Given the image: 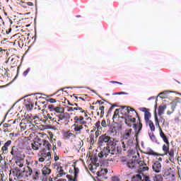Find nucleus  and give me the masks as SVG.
I'll use <instances>...</instances> for the list:
<instances>
[{
	"label": "nucleus",
	"instance_id": "33",
	"mask_svg": "<svg viewBox=\"0 0 181 181\" xmlns=\"http://www.w3.org/2000/svg\"><path fill=\"white\" fill-rule=\"evenodd\" d=\"M45 121H54L53 115L47 114V116H44Z\"/></svg>",
	"mask_w": 181,
	"mask_h": 181
},
{
	"label": "nucleus",
	"instance_id": "22",
	"mask_svg": "<svg viewBox=\"0 0 181 181\" xmlns=\"http://www.w3.org/2000/svg\"><path fill=\"white\" fill-rule=\"evenodd\" d=\"M138 164L141 167L140 169H141V170H143L144 172L149 170V167L146 166V163H145V161L139 160L138 162Z\"/></svg>",
	"mask_w": 181,
	"mask_h": 181
},
{
	"label": "nucleus",
	"instance_id": "7",
	"mask_svg": "<svg viewBox=\"0 0 181 181\" xmlns=\"http://www.w3.org/2000/svg\"><path fill=\"white\" fill-rule=\"evenodd\" d=\"M25 119H23L25 122L28 124H32L34 122V124H37L39 121H40V119L38 117L37 115L33 116L32 114H27L24 115Z\"/></svg>",
	"mask_w": 181,
	"mask_h": 181
},
{
	"label": "nucleus",
	"instance_id": "43",
	"mask_svg": "<svg viewBox=\"0 0 181 181\" xmlns=\"http://www.w3.org/2000/svg\"><path fill=\"white\" fill-rule=\"evenodd\" d=\"M167 153L171 156V158H173L175 156V151L173 149H170V151L168 150L167 151Z\"/></svg>",
	"mask_w": 181,
	"mask_h": 181
},
{
	"label": "nucleus",
	"instance_id": "30",
	"mask_svg": "<svg viewBox=\"0 0 181 181\" xmlns=\"http://www.w3.org/2000/svg\"><path fill=\"white\" fill-rule=\"evenodd\" d=\"M149 136L152 142H153L154 144H159L158 139H156V136H155L153 133L149 134Z\"/></svg>",
	"mask_w": 181,
	"mask_h": 181
},
{
	"label": "nucleus",
	"instance_id": "10",
	"mask_svg": "<svg viewBox=\"0 0 181 181\" xmlns=\"http://www.w3.org/2000/svg\"><path fill=\"white\" fill-rule=\"evenodd\" d=\"M139 111H141V112H144V120L145 122L151 121V110L146 108V107H140Z\"/></svg>",
	"mask_w": 181,
	"mask_h": 181
},
{
	"label": "nucleus",
	"instance_id": "12",
	"mask_svg": "<svg viewBox=\"0 0 181 181\" xmlns=\"http://www.w3.org/2000/svg\"><path fill=\"white\" fill-rule=\"evenodd\" d=\"M32 173H33V170L28 166L22 170L21 177H29V176H32Z\"/></svg>",
	"mask_w": 181,
	"mask_h": 181
},
{
	"label": "nucleus",
	"instance_id": "27",
	"mask_svg": "<svg viewBox=\"0 0 181 181\" xmlns=\"http://www.w3.org/2000/svg\"><path fill=\"white\" fill-rule=\"evenodd\" d=\"M97 105V104H98L100 105V107L103 106V105H111V103H108L107 101L105 102H103V100H97L95 103H93V105Z\"/></svg>",
	"mask_w": 181,
	"mask_h": 181
},
{
	"label": "nucleus",
	"instance_id": "20",
	"mask_svg": "<svg viewBox=\"0 0 181 181\" xmlns=\"http://www.w3.org/2000/svg\"><path fill=\"white\" fill-rule=\"evenodd\" d=\"M11 145H12V141L11 140L7 141L4 144V145L1 147V151L3 153H6L8 152V148H9V146H11Z\"/></svg>",
	"mask_w": 181,
	"mask_h": 181
},
{
	"label": "nucleus",
	"instance_id": "47",
	"mask_svg": "<svg viewBox=\"0 0 181 181\" xmlns=\"http://www.w3.org/2000/svg\"><path fill=\"white\" fill-rule=\"evenodd\" d=\"M114 107H115V105L110 104V106H109V110H107V114H111V112H112V110H114Z\"/></svg>",
	"mask_w": 181,
	"mask_h": 181
},
{
	"label": "nucleus",
	"instance_id": "44",
	"mask_svg": "<svg viewBox=\"0 0 181 181\" xmlns=\"http://www.w3.org/2000/svg\"><path fill=\"white\" fill-rule=\"evenodd\" d=\"M73 88H75L74 87H64V88H61L58 89L57 91H64V90H69V89L73 90Z\"/></svg>",
	"mask_w": 181,
	"mask_h": 181
},
{
	"label": "nucleus",
	"instance_id": "28",
	"mask_svg": "<svg viewBox=\"0 0 181 181\" xmlns=\"http://www.w3.org/2000/svg\"><path fill=\"white\" fill-rule=\"evenodd\" d=\"M146 125H148L151 132H155V124L152 120H148V122H146Z\"/></svg>",
	"mask_w": 181,
	"mask_h": 181
},
{
	"label": "nucleus",
	"instance_id": "31",
	"mask_svg": "<svg viewBox=\"0 0 181 181\" xmlns=\"http://www.w3.org/2000/svg\"><path fill=\"white\" fill-rule=\"evenodd\" d=\"M132 181H142V176L139 174H137L132 177Z\"/></svg>",
	"mask_w": 181,
	"mask_h": 181
},
{
	"label": "nucleus",
	"instance_id": "35",
	"mask_svg": "<svg viewBox=\"0 0 181 181\" xmlns=\"http://www.w3.org/2000/svg\"><path fill=\"white\" fill-rule=\"evenodd\" d=\"M25 163L28 165H33V160L30 157H28L25 160Z\"/></svg>",
	"mask_w": 181,
	"mask_h": 181
},
{
	"label": "nucleus",
	"instance_id": "38",
	"mask_svg": "<svg viewBox=\"0 0 181 181\" xmlns=\"http://www.w3.org/2000/svg\"><path fill=\"white\" fill-rule=\"evenodd\" d=\"M119 115L121 117H122V115H121V113H119V110L116 109L115 111V114L113 115V118H117V117H119Z\"/></svg>",
	"mask_w": 181,
	"mask_h": 181
},
{
	"label": "nucleus",
	"instance_id": "19",
	"mask_svg": "<svg viewBox=\"0 0 181 181\" xmlns=\"http://www.w3.org/2000/svg\"><path fill=\"white\" fill-rule=\"evenodd\" d=\"M12 172L14 176H16V177L18 178L22 177V170H21L19 167H16L15 168H13Z\"/></svg>",
	"mask_w": 181,
	"mask_h": 181
},
{
	"label": "nucleus",
	"instance_id": "41",
	"mask_svg": "<svg viewBox=\"0 0 181 181\" xmlns=\"http://www.w3.org/2000/svg\"><path fill=\"white\" fill-rule=\"evenodd\" d=\"M66 178L68 179V181H77V178H76V177L73 178L70 175H67Z\"/></svg>",
	"mask_w": 181,
	"mask_h": 181
},
{
	"label": "nucleus",
	"instance_id": "9",
	"mask_svg": "<svg viewBox=\"0 0 181 181\" xmlns=\"http://www.w3.org/2000/svg\"><path fill=\"white\" fill-rule=\"evenodd\" d=\"M43 144V139L40 138H37L31 144L32 148L34 151H39L40 148H42V145Z\"/></svg>",
	"mask_w": 181,
	"mask_h": 181
},
{
	"label": "nucleus",
	"instance_id": "60",
	"mask_svg": "<svg viewBox=\"0 0 181 181\" xmlns=\"http://www.w3.org/2000/svg\"><path fill=\"white\" fill-rule=\"evenodd\" d=\"M12 131V129L11 128H4V132H11Z\"/></svg>",
	"mask_w": 181,
	"mask_h": 181
},
{
	"label": "nucleus",
	"instance_id": "3",
	"mask_svg": "<svg viewBox=\"0 0 181 181\" xmlns=\"http://www.w3.org/2000/svg\"><path fill=\"white\" fill-rule=\"evenodd\" d=\"M138 112L135 111V109L131 107L123 106L120 111V115H119V118L124 119V122L127 124V127H132V124L129 122H136V119L134 117V115H136ZM122 115V116H121Z\"/></svg>",
	"mask_w": 181,
	"mask_h": 181
},
{
	"label": "nucleus",
	"instance_id": "46",
	"mask_svg": "<svg viewBox=\"0 0 181 181\" xmlns=\"http://www.w3.org/2000/svg\"><path fill=\"white\" fill-rule=\"evenodd\" d=\"M78 98H79V100H82V101H90V98H83V97H77L75 96V98L77 100Z\"/></svg>",
	"mask_w": 181,
	"mask_h": 181
},
{
	"label": "nucleus",
	"instance_id": "2",
	"mask_svg": "<svg viewBox=\"0 0 181 181\" xmlns=\"http://www.w3.org/2000/svg\"><path fill=\"white\" fill-rule=\"evenodd\" d=\"M115 139L112 138L111 136H108L107 134H103L99 136L98 141V145L99 148H103V151H101L98 156L99 158H107V156L108 153H110L112 155V145H115ZM106 146L104 147V145Z\"/></svg>",
	"mask_w": 181,
	"mask_h": 181
},
{
	"label": "nucleus",
	"instance_id": "25",
	"mask_svg": "<svg viewBox=\"0 0 181 181\" xmlns=\"http://www.w3.org/2000/svg\"><path fill=\"white\" fill-rule=\"evenodd\" d=\"M18 147L16 146H13L11 148V155H12V156H18Z\"/></svg>",
	"mask_w": 181,
	"mask_h": 181
},
{
	"label": "nucleus",
	"instance_id": "56",
	"mask_svg": "<svg viewBox=\"0 0 181 181\" xmlns=\"http://www.w3.org/2000/svg\"><path fill=\"white\" fill-rule=\"evenodd\" d=\"M47 163L45 166H47V168H49V166H50V165H52V161L50 160L49 158H48L47 160H46Z\"/></svg>",
	"mask_w": 181,
	"mask_h": 181
},
{
	"label": "nucleus",
	"instance_id": "32",
	"mask_svg": "<svg viewBox=\"0 0 181 181\" xmlns=\"http://www.w3.org/2000/svg\"><path fill=\"white\" fill-rule=\"evenodd\" d=\"M47 103H48V104H51V105H60V104L56 103L57 100L54 98H49V99L47 100Z\"/></svg>",
	"mask_w": 181,
	"mask_h": 181
},
{
	"label": "nucleus",
	"instance_id": "59",
	"mask_svg": "<svg viewBox=\"0 0 181 181\" xmlns=\"http://www.w3.org/2000/svg\"><path fill=\"white\" fill-rule=\"evenodd\" d=\"M148 101H151V100H156V101L158 100V96H151L150 98H148Z\"/></svg>",
	"mask_w": 181,
	"mask_h": 181
},
{
	"label": "nucleus",
	"instance_id": "36",
	"mask_svg": "<svg viewBox=\"0 0 181 181\" xmlns=\"http://www.w3.org/2000/svg\"><path fill=\"white\" fill-rule=\"evenodd\" d=\"M158 97H160V98H168V93L166 92H161L158 94Z\"/></svg>",
	"mask_w": 181,
	"mask_h": 181
},
{
	"label": "nucleus",
	"instance_id": "45",
	"mask_svg": "<svg viewBox=\"0 0 181 181\" xmlns=\"http://www.w3.org/2000/svg\"><path fill=\"white\" fill-rule=\"evenodd\" d=\"M0 74L1 76H6V69L5 68H3V69L0 68Z\"/></svg>",
	"mask_w": 181,
	"mask_h": 181
},
{
	"label": "nucleus",
	"instance_id": "1",
	"mask_svg": "<svg viewBox=\"0 0 181 181\" xmlns=\"http://www.w3.org/2000/svg\"><path fill=\"white\" fill-rule=\"evenodd\" d=\"M32 97V100H37V102L35 103V107L34 110H38L39 111H43V110H49L50 112H53L54 115L58 118L57 124H60L61 121L66 119V113H64V108L62 105H52L49 104L46 98V95L40 93L30 95Z\"/></svg>",
	"mask_w": 181,
	"mask_h": 181
},
{
	"label": "nucleus",
	"instance_id": "4",
	"mask_svg": "<svg viewBox=\"0 0 181 181\" xmlns=\"http://www.w3.org/2000/svg\"><path fill=\"white\" fill-rule=\"evenodd\" d=\"M86 124L87 122L84 120V117L75 116L74 117V124L72 125L74 132H76V134H81V131L84 129L83 125Z\"/></svg>",
	"mask_w": 181,
	"mask_h": 181
},
{
	"label": "nucleus",
	"instance_id": "18",
	"mask_svg": "<svg viewBox=\"0 0 181 181\" xmlns=\"http://www.w3.org/2000/svg\"><path fill=\"white\" fill-rule=\"evenodd\" d=\"M42 145L44 146V148H42V152H46V151H50V148H52V144H50L48 141L42 139Z\"/></svg>",
	"mask_w": 181,
	"mask_h": 181
},
{
	"label": "nucleus",
	"instance_id": "58",
	"mask_svg": "<svg viewBox=\"0 0 181 181\" xmlns=\"http://www.w3.org/2000/svg\"><path fill=\"white\" fill-rule=\"evenodd\" d=\"M40 180H41L42 181H47V180H48V178H47V177H46V176H45V175H42V176L40 177Z\"/></svg>",
	"mask_w": 181,
	"mask_h": 181
},
{
	"label": "nucleus",
	"instance_id": "50",
	"mask_svg": "<svg viewBox=\"0 0 181 181\" xmlns=\"http://www.w3.org/2000/svg\"><path fill=\"white\" fill-rule=\"evenodd\" d=\"M67 111H68V112H71L73 111H77V108L71 107H67Z\"/></svg>",
	"mask_w": 181,
	"mask_h": 181
},
{
	"label": "nucleus",
	"instance_id": "14",
	"mask_svg": "<svg viewBox=\"0 0 181 181\" xmlns=\"http://www.w3.org/2000/svg\"><path fill=\"white\" fill-rule=\"evenodd\" d=\"M153 172H156V173H159L160 170H162V164L159 161H156L153 164Z\"/></svg>",
	"mask_w": 181,
	"mask_h": 181
},
{
	"label": "nucleus",
	"instance_id": "6",
	"mask_svg": "<svg viewBox=\"0 0 181 181\" xmlns=\"http://www.w3.org/2000/svg\"><path fill=\"white\" fill-rule=\"evenodd\" d=\"M156 127L158 128L160 132V136L162 138L163 141L166 144V145H169V140L168 139V136L162 130V127H160V124H159V118H158V115L156 114L154 116Z\"/></svg>",
	"mask_w": 181,
	"mask_h": 181
},
{
	"label": "nucleus",
	"instance_id": "64",
	"mask_svg": "<svg viewBox=\"0 0 181 181\" xmlns=\"http://www.w3.org/2000/svg\"><path fill=\"white\" fill-rule=\"evenodd\" d=\"M112 181H119V179H118L117 177H112Z\"/></svg>",
	"mask_w": 181,
	"mask_h": 181
},
{
	"label": "nucleus",
	"instance_id": "17",
	"mask_svg": "<svg viewBox=\"0 0 181 181\" xmlns=\"http://www.w3.org/2000/svg\"><path fill=\"white\" fill-rule=\"evenodd\" d=\"M57 177H63V176H66V172L63 169V167L58 166L57 168Z\"/></svg>",
	"mask_w": 181,
	"mask_h": 181
},
{
	"label": "nucleus",
	"instance_id": "51",
	"mask_svg": "<svg viewBox=\"0 0 181 181\" xmlns=\"http://www.w3.org/2000/svg\"><path fill=\"white\" fill-rule=\"evenodd\" d=\"M127 95V93H125V92H119V93H112V95Z\"/></svg>",
	"mask_w": 181,
	"mask_h": 181
},
{
	"label": "nucleus",
	"instance_id": "49",
	"mask_svg": "<svg viewBox=\"0 0 181 181\" xmlns=\"http://www.w3.org/2000/svg\"><path fill=\"white\" fill-rule=\"evenodd\" d=\"M158 122H161L163 125L165 124V118H163V116H160V118L158 119Z\"/></svg>",
	"mask_w": 181,
	"mask_h": 181
},
{
	"label": "nucleus",
	"instance_id": "40",
	"mask_svg": "<svg viewBox=\"0 0 181 181\" xmlns=\"http://www.w3.org/2000/svg\"><path fill=\"white\" fill-rule=\"evenodd\" d=\"M78 172H79L78 168H76V166H74V177H75V179H77V177H78Z\"/></svg>",
	"mask_w": 181,
	"mask_h": 181
},
{
	"label": "nucleus",
	"instance_id": "13",
	"mask_svg": "<svg viewBox=\"0 0 181 181\" xmlns=\"http://www.w3.org/2000/svg\"><path fill=\"white\" fill-rule=\"evenodd\" d=\"M63 136L64 139H76V138H77V136L73 132H71V130L64 132L63 133Z\"/></svg>",
	"mask_w": 181,
	"mask_h": 181
},
{
	"label": "nucleus",
	"instance_id": "62",
	"mask_svg": "<svg viewBox=\"0 0 181 181\" xmlns=\"http://www.w3.org/2000/svg\"><path fill=\"white\" fill-rule=\"evenodd\" d=\"M75 108H77V111L78 110V111H80V112H86V110H83V108H81V107H77Z\"/></svg>",
	"mask_w": 181,
	"mask_h": 181
},
{
	"label": "nucleus",
	"instance_id": "37",
	"mask_svg": "<svg viewBox=\"0 0 181 181\" xmlns=\"http://www.w3.org/2000/svg\"><path fill=\"white\" fill-rule=\"evenodd\" d=\"M105 109V106H100L99 110L100 111V118H103L104 117V110Z\"/></svg>",
	"mask_w": 181,
	"mask_h": 181
},
{
	"label": "nucleus",
	"instance_id": "54",
	"mask_svg": "<svg viewBox=\"0 0 181 181\" xmlns=\"http://www.w3.org/2000/svg\"><path fill=\"white\" fill-rule=\"evenodd\" d=\"M101 125L103 128H107V122L105 119L102 120Z\"/></svg>",
	"mask_w": 181,
	"mask_h": 181
},
{
	"label": "nucleus",
	"instance_id": "34",
	"mask_svg": "<svg viewBox=\"0 0 181 181\" xmlns=\"http://www.w3.org/2000/svg\"><path fill=\"white\" fill-rule=\"evenodd\" d=\"M127 168H129V169H135V162L134 161L128 162L127 163Z\"/></svg>",
	"mask_w": 181,
	"mask_h": 181
},
{
	"label": "nucleus",
	"instance_id": "48",
	"mask_svg": "<svg viewBox=\"0 0 181 181\" xmlns=\"http://www.w3.org/2000/svg\"><path fill=\"white\" fill-rule=\"evenodd\" d=\"M154 181H162V177H160V175H156L153 178Z\"/></svg>",
	"mask_w": 181,
	"mask_h": 181
},
{
	"label": "nucleus",
	"instance_id": "26",
	"mask_svg": "<svg viewBox=\"0 0 181 181\" xmlns=\"http://www.w3.org/2000/svg\"><path fill=\"white\" fill-rule=\"evenodd\" d=\"M108 173V170L107 168L100 169V170L98 171L97 175L98 177H101V176H104V175H107Z\"/></svg>",
	"mask_w": 181,
	"mask_h": 181
},
{
	"label": "nucleus",
	"instance_id": "15",
	"mask_svg": "<svg viewBox=\"0 0 181 181\" xmlns=\"http://www.w3.org/2000/svg\"><path fill=\"white\" fill-rule=\"evenodd\" d=\"M134 135V132H132V129H127L124 130L123 133V138L124 139H129V138L132 137Z\"/></svg>",
	"mask_w": 181,
	"mask_h": 181
},
{
	"label": "nucleus",
	"instance_id": "24",
	"mask_svg": "<svg viewBox=\"0 0 181 181\" xmlns=\"http://www.w3.org/2000/svg\"><path fill=\"white\" fill-rule=\"evenodd\" d=\"M165 110H166V105H160L158 107V115H163Z\"/></svg>",
	"mask_w": 181,
	"mask_h": 181
},
{
	"label": "nucleus",
	"instance_id": "61",
	"mask_svg": "<svg viewBox=\"0 0 181 181\" xmlns=\"http://www.w3.org/2000/svg\"><path fill=\"white\" fill-rule=\"evenodd\" d=\"M4 128H11V124L5 123L3 124Z\"/></svg>",
	"mask_w": 181,
	"mask_h": 181
},
{
	"label": "nucleus",
	"instance_id": "23",
	"mask_svg": "<svg viewBox=\"0 0 181 181\" xmlns=\"http://www.w3.org/2000/svg\"><path fill=\"white\" fill-rule=\"evenodd\" d=\"M108 132L110 134V135H117L118 132V127L114 125L111 126L108 130Z\"/></svg>",
	"mask_w": 181,
	"mask_h": 181
},
{
	"label": "nucleus",
	"instance_id": "39",
	"mask_svg": "<svg viewBox=\"0 0 181 181\" xmlns=\"http://www.w3.org/2000/svg\"><path fill=\"white\" fill-rule=\"evenodd\" d=\"M49 138L52 144H56V136L53 134H49Z\"/></svg>",
	"mask_w": 181,
	"mask_h": 181
},
{
	"label": "nucleus",
	"instance_id": "57",
	"mask_svg": "<svg viewBox=\"0 0 181 181\" xmlns=\"http://www.w3.org/2000/svg\"><path fill=\"white\" fill-rule=\"evenodd\" d=\"M41 155H42V156H44L45 158H47V156H48V158L49 157V156H51V153H50V152H47V153H41Z\"/></svg>",
	"mask_w": 181,
	"mask_h": 181
},
{
	"label": "nucleus",
	"instance_id": "52",
	"mask_svg": "<svg viewBox=\"0 0 181 181\" xmlns=\"http://www.w3.org/2000/svg\"><path fill=\"white\" fill-rule=\"evenodd\" d=\"M109 83L110 84H119V86H122V83L118 82V81H109Z\"/></svg>",
	"mask_w": 181,
	"mask_h": 181
},
{
	"label": "nucleus",
	"instance_id": "55",
	"mask_svg": "<svg viewBox=\"0 0 181 181\" xmlns=\"http://www.w3.org/2000/svg\"><path fill=\"white\" fill-rule=\"evenodd\" d=\"M54 159L55 162H57V160L59 159V156H57V153L56 152H54Z\"/></svg>",
	"mask_w": 181,
	"mask_h": 181
},
{
	"label": "nucleus",
	"instance_id": "63",
	"mask_svg": "<svg viewBox=\"0 0 181 181\" xmlns=\"http://www.w3.org/2000/svg\"><path fill=\"white\" fill-rule=\"evenodd\" d=\"M142 181H151L149 176H145L144 179Z\"/></svg>",
	"mask_w": 181,
	"mask_h": 181
},
{
	"label": "nucleus",
	"instance_id": "8",
	"mask_svg": "<svg viewBox=\"0 0 181 181\" xmlns=\"http://www.w3.org/2000/svg\"><path fill=\"white\" fill-rule=\"evenodd\" d=\"M35 107V102H33V100L32 98H27L24 100L23 102V107L27 111H32L33 110V107Z\"/></svg>",
	"mask_w": 181,
	"mask_h": 181
},
{
	"label": "nucleus",
	"instance_id": "11",
	"mask_svg": "<svg viewBox=\"0 0 181 181\" xmlns=\"http://www.w3.org/2000/svg\"><path fill=\"white\" fill-rule=\"evenodd\" d=\"M142 123H137V124H133V128L135 131V138H136V141L138 142V135H139V134H141V131H142Z\"/></svg>",
	"mask_w": 181,
	"mask_h": 181
},
{
	"label": "nucleus",
	"instance_id": "21",
	"mask_svg": "<svg viewBox=\"0 0 181 181\" xmlns=\"http://www.w3.org/2000/svg\"><path fill=\"white\" fill-rule=\"evenodd\" d=\"M52 173V169L47 166H44L42 169V176H49Z\"/></svg>",
	"mask_w": 181,
	"mask_h": 181
},
{
	"label": "nucleus",
	"instance_id": "16",
	"mask_svg": "<svg viewBox=\"0 0 181 181\" xmlns=\"http://www.w3.org/2000/svg\"><path fill=\"white\" fill-rule=\"evenodd\" d=\"M175 108H176V103H170L168 107L167 115H170L175 112Z\"/></svg>",
	"mask_w": 181,
	"mask_h": 181
},
{
	"label": "nucleus",
	"instance_id": "5",
	"mask_svg": "<svg viewBox=\"0 0 181 181\" xmlns=\"http://www.w3.org/2000/svg\"><path fill=\"white\" fill-rule=\"evenodd\" d=\"M129 145L125 144V142L122 141L121 144L117 145V143H115V145H112V155H121L122 151H128Z\"/></svg>",
	"mask_w": 181,
	"mask_h": 181
},
{
	"label": "nucleus",
	"instance_id": "29",
	"mask_svg": "<svg viewBox=\"0 0 181 181\" xmlns=\"http://www.w3.org/2000/svg\"><path fill=\"white\" fill-rule=\"evenodd\" d=\"M27 123L28 122H25L23 119L20 122V127H21V129H23V131H25V129H26L28 128V124Z\"/></svg>",
	"mask_w": 181,
	"mask_h": 181
},
{
	"label": "nucleus",
	"instance_id": "53",
	"mask_svg": "<svg viewBox=\"0 0 181 181\" xmlns=\"http://www.w3.org/2000/svg\"><path fill=\"white\" fill-rule=\"evenodd\" d=\"M29 71H30V68L27 69V70L23 72V76H24V77H26V76L29 74Z\"/></svg>",
	"mask_w": 181,
	"mask_h": 181
},
{
	"label": "nucleus",
	"instance_id": "42",
	"mask_svg": "<svg viewBox=\"0 0 181 181\" xmlns=\"http://www.w3.org/2000/svg\"><path fill=\"white\" fill-rule=\"evenodd\" d=\"M163 151H164L165 153H168V151H169V144H164L163 146Z\"/></svg>",
	"mask_w": 181,
	"mask_h": 181
}]
</instances>
